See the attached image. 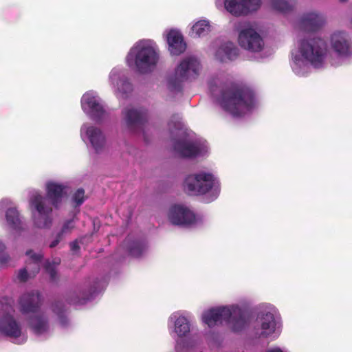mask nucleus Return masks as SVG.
<instances>
[{
	"label": "nucleus",
	"instance_id": "f257e3e1",
	"mask_svg": "<svg viewBox=\"0 0 352 352\" xmlns=\"http://www.w3.org/2000/svg\"><path fill=\"white\" fill-rule=\"evenodd\" d=\"M65 189L66 186L63 184L49 182L46 184V197L38 193L32 195L30 204L37 212V215L34 214V224L37 228H47L51 226L52 206L56 208L59 206L66 194Z\"/></svg>",
	"mask_w": 352,
	"mask_h": 352
},
{
	"label": "nucleus",
	"instance_id": "f03ea898",
	"mask_svg": "<svg viewBox=\"0 0 352 352\" xmlns=\"http://www.w3.org/2000/svg\"><path fill=\"white\" fill-rule=\"evenodd\" d=\"M219 102L225 111L241 116L254 107L255 94L245 85L232 83L221 90Z\"/></svg>",
	"mask_w": 352,
	"mask_h": 352
},
{
	"label": "nucleus",
	"instance_id": "7ed1b4c3",
	"mask_svg": "<svg viewBox=\"0 0 352 352\" xmlns=\"http://www.w3.org/2000/svg\"><path fill=\"white\" fill-rule=\"evenodd\" d=\"M183 186L189 195H202L209 192L210 201L217 199L220 192L219 182L212 174L205 172L187 176Z\"/></svg>",
	"mask_w": 352,
	"mask_h": 352
},
{
	"label": "nucleus",
	"instance_id": "20e7f679",
	"mask_svg": "<svg viewBox=\"0 0 352 352\" xmlns=\"http://www.w3.org/2000/svg\"><path fill=\"white\" fill-rule=\"evenodd\" d=\"M328 52L327 42L318 37L302 39L299 45L302 60L315 68L322 67Z\"/></svg>",
	"mask_w": 352,
	"mask_h": 352
},
{
	"label": "nucleus",
	"instance_id": "39448f33",
	"mask_svg": "<svg viewBox=\"0 0 352 352\" xmlns=\"http://www.w3.org/2000/svg\"><path fill=\"white\" fill-rule=\"evenodd\" d=\"M200 63L194 57L184 58L175 69L174 76L168 80V87L170 91L179 92L182 89L184 80L195 79L199 74Z\"/></svg>",
	"mask_w": 352,
	"mask_h": 352
},
{
	"label": "nucleus",
	"instance_id": "423d86ee",
	"mask_svg": "<svg viewBox=\"0 0 352 352\" xmlns=\"http://www.w3.org/2000/svg\"><path fill=\"white\" fill-rule=\"evenodd\" d=\"M159 59V55L155 50L148 45H138L132 48L127 55L126 60L135 63L138 71L146 74L151 71Z\"/></svg>",
	"mask_w": 352,
	"mask_h": 352
},
{
	"label": "nucleus",
	"instance_id": "0eeeda50",
	"mask_svg": "<svg viewBox=\"0 0 352 352\" xmlns=\"http://www.w3.org/2000/svg\"><path fill=\"white\" fill-rule=\"evenodd\" d=\"M225 8L235 16L247 15L257 10L261 6L260 0H225Z\"/></svg>",
	"mask_w": 352,
	"mask_h": 352
},
{
	"label": "nucleus",
	"instance_id": "6e6552de",
	"mask_svg": "<svg viewBox=\"0 0 352 352\" xmlns=\"http://www.w3.org/2000/svg\"><path fill=\"white\" fill-rule=\"evenodd\" d=\"M239 44L242 48L254 52L261 51L264 46L263 38L252 28H246L239 32Z\"/></svg>",
	"mask_w": 352,
	"mask_h": 352
},
{
	"label": "nucleus",
	"instance_id": "1a4fd4ad",
	"mask_svg": "<svg viewBox=\"0 0 352 352\" xmlns=\"http://www.w3.org/2000/svg\"><path fill=\"white\" fill-rule=\"evenodd\" d=\"M168 219L174 225H190L195 221V215L187 207L174 205L169 210Z\"/></svg>",
	"mask_w": 352,
	"mask_h": 352
},
{
	"label": "nucleus",
	"instance_id": "9d476101",
	"mask_svg": "<svg viewBox=\"0 0 352 352\" xmlns=\"http://www.w3.org/2000/svg\"><path fill=\"white\" fill-rule=\"evenodd\" d=\"M123 114L126 126L131 131L141 127L147 119V111L143 108H126Z\"/></svg>",
	"mask_w": 352,
	"mask_h": 352
},
{
	"label": "nucleus",
	"instance_id": "9b49d317",
	"mask_svg": "<svg viewBox=\"0 0 352 352\" xmlns=\"http://www.w3.org/2000/svg\"><path fill=\"white\" fill-rule=\"evenodd\" d=\"M230 315L231 310L228 307L212 308L203 314L202 320L205 324L211 328L222 324L223 322L226 323V320H228Z\"/></svg>",
	"mask_w": 352,
	"mask_h": 352
},
{
	"label": "nucleus",
	"instance_id": "f8f14e48",
	"mask_svg": "<svg viewBox=\"0 0 352 352\" xmlns=\"http://www.w3.org/2000/svg\"><path fill=\"white\" fill-rule=\"evenodd\" d=\"M41 305V296L38 292L25 293L19 299L20 311L23 314L36 313Z\"/></svg>",
	"mask_w": 352,
	"mask_h": 352
},
{
	"label": "nucleus",
	"instance_id": "ddd939ff",
	"mask_svg": "<svg viewBox=\"0 0 352 352\" xmlns=\"http://www.w3.org/2000/svg\"><path fill=\"white\" fill-rule=\"evenodd\" d=\"M331 47L340 57H348L352 54L351 42L344 32H335L331 35Z\"/></svg>",
	"mask_w": 352,
	"mask_h": 352
},
{
	"label": "nucleus",
	"instance_id": "4468645a",
	"mask_svg": "<svg viewBox=\"0 0 352 352\" xmlns=\"http://www.w3.org/2000/svg\"><path fill=\"white\" fill-rule=\"evenodd\" d=\"M322 15L316 12H308L301 17L299 21L300 28L305 32H316L324 24Z\"/></svg>",
	"mask_w": 352,
	"mask_h": 352
},
{
	"label": "nucleus",
	"instance_id": "2eb2a0df",
	"mask_svg": "<svg viewBox=\"0 0 352 352\" xmlns=\"http://www.w3.org/2000/svg\"><path fill=\"white\" fill-rule=\"evenodd\" d=\"M173 148L184 157H196L200 153L199 146L195 142L185 140H177L174 142Z\"/></svg>",
	"mask_w": 352,
	"mask_h": 352
},
{
	"label": "nucleus",
	"instance_id": "dca6fc26",
	"mask_svg": "<svg viewBox=\"0 0 352 352\" xmlns=\"http://www.w3.org/2000/svg\"><path fill=\"white\" fill-rule=\"evenodd\" d=\"M167 42L168 50L173 55L178 56L186 50V44L184 41L183 36L178 31L170 30L167 34Z\"/></svg>",
	"mask_w": 352,
	"mask_h": 352
},
{
	"label": "nucleus",
	"instance_id": "f3484780",
	"mask_svg": "<svg viewBox=\"0 0 352 352\" xmlns=\"http://www.w3.org/2000/svg\"><path fill=\"white\" fill-rule=\"evenodd\" d=\"M231 315L226 323L230 325L232 330L239 332L245 328L248 323V318L245 313L239 307L230 309Z\"/></svg>",
	"mask_w": 352,
	"mask_h": 352
},
{
	"label": "nucleus",
	"instance_id": "a211bd4d",
	"mask_svg": "<svg viewBox=\"0 0 352 352\" xmlns=\"http://www.w3.org/2000/svg\"><path fill=\"white\" fill-rule=\"evenodd\" d=\"M86 134L96 153L102 152L106 144V138L101 129L91 126L87 128Z\"/></svg>",
	"mask_w": 352,
	"mask_h": 352
},
{
	"label": "nucleus",
	"instance_id": "6ab92c4d",
	"mask_svg": "<svg viewBox=\"0 0 352 352\" xmlns=\"http://www.w3.org/2000/svg\"><path fill=\"white\" fill-rule=\"evenodd\" d=\"M82 104L89 109L90 116L94 120L100 121L104 118L105 110L97 98L85 95L82 98Z\"/></svg>",
	"mask_w": 352,
	"mask_h": 352
},
{
	"label": "nucleus",
	"instance_id": "aec40b11",
	"mask_svg": "<svg viewBox=\"0 0 352 352\" xmlns=\"http://www.w3.org/2000/svg\"><path fill=\"white\" fill-rule=\"evenodd\" d=\"M29 326L35 334H43L49 329L48 317L43 313L36 314L30 318Z\"/></svg>",
	"mask_w": 352,
	"mask_h": 352
},
{
	"label": "nucleus",
	"instance_id": "412c9836",
	"mask_svg": "<svg viewBox=\"0 0 352 352\" xmlns=\"http://www.w3.org/2000/svg\"><path fill=\"white\" fill-rule=\"evenodd\" d=\"M261 332L260 336L267 338L274 333L276 326L274 315L270 312L262 314L258 317Z\"/></svg>",
	"mask_w": 352,
	"mask_h": 352
},
{
	"label": "nucleus",
	"instance_id": "4be33fe9",
	"mask_svg": "<svg viewBox=\"0 0 352 352\" xmlns=\"http://www.w3.org/2000/svg\"><path fill=\"white\" fill-rule=\"evenodd\" d=\"M95 292H96V287L91 288L88 291H74L69 294L66 300L70 305H84L91 299Z\"/></svg>",
	"mask_w": 352,
	"mask_h": 352
},
{
	"label": "nucleus",
	"instance_id": "5701e85b",
	"mask_svg": "<svg viewBox=\"0 0 352 352\" xmlns=\"http://www.w3.org/2000/svg\"><path fill=\"white\" fill-rule=\"evenodd\" d=\"M6 218L7 223L12 229L16 231H21L23 230L20 214L15 208H10L7 210Z\"/></svg>",
	"mask_w": 352,
	"mask_h": 352
},
{
	"label": "nucleus",
	"instance_id": "b1692460",
	"mask_svg": "<svg viewBox=\"0 0 352 352\" xmlns=\"http://www.w3.org/2000/svg\"><path fill=\"white\" fill-rule=\"evenodd\" d=\"M273 9L283 13L292 11L296 2L294 0H269Z\"/></svg>",
	"mask_w": 352,
	"mask_h": 352
},
{
	"label": "nucleus",
	"instance_id": "393cba45",
	"mask_svg": "<svg viewBox=\"0 0 352 352\" xmlns=\"http://www.w3.org/2000/svg\"><path fill=\"white\" fill-rule=\"evenodd\" d=\"M129 239L126 238L124 243L127 245L129 254L135 257L141 256L146 247L144 243L140 241H135L129 243Z\"/></svg>",
	"mask_w": 352,
	"mask_h": 352
},
{
	"label": "nucleus",
	"instance_id": "a878e982",
	"mask_svg": "<svg viewBox=\"0 0 352 352\" xmlns=\"http://www.w3.org/2000/svg\"><path fill=\"white\" fill-rule=\"evenodd\" d=\"M175 330L179 337L185 336L190 331V323L186 318L179 316L175 322Z\"/></svg>",
	"mask_w": 352,
	"mask_h": 352
},
{
	"label": "nucleus",
	"instance_id": "bb28decb",
	"mask_svg": "<svg viewBox=\"0 0 352 352\" xmlns=\"http://www.w3.org/2000/svg\"><path fill=\"white\" fill-rule=\"evenodd\" d=\"M210 31V24L206 20H201L197 22L192 27L191 36H201L208 34Z\"/></svg>",
	"mask_w": 352,
	"mask_h": 352
},
{
	"label": "nucleus",
	"instance_id": "cd10ccee",
	"mask_svg": "<svg viewBox=\"0 0 352 352\" xmlns=\"http://www.w3.org/2000/svg\"><path fill=\"white\" fill-rule=\"evenodd\" d=\"M26 254L30 256V261L28 265H32V268L34 270L32 272V275L34 276L39 272L40 262L43 258V254H36L32 250L27 251Z\"/></svg>",
	"mask_w": 352,
	"mask_h": 352
},
{
	"label": "nucleus",
	"instance_id": "c85d7f7f",
	"mask_svg": "<svg viewBox=\"0 0 352 352\" xmlns=\"http://www.w3.org/2000/svg\"><path fill=\"white\" fill-rule=\"evenodd\" d=\"M52 311L58 316L59 321L62 325L65 326L67 324V319L64 315L65 307L62 302H55L52 305Z\"/></svg>",
	"mask_w": 352,
	"mask_h": 352
},
{
	"label": "nucleus",
	"instance_id": "c756f323",
	"mask_svg": "<svg viewBox=\"0 0 352 352\" xmlns=\"http://www.w3.org/2000/svg\"><path fill=\"white\" fill-rule=\"evenodd\" d=\"M60 263V260L58 259L56 261H54L53 263L47 261L44 265V269L46 272L49 274L50 280L52 282H57L58 278L57 275V271L56 270V265H58Z\"/></svg>",
	"mask_w": 352,
	"mask_h": 352
},
{
	"label": "nucleus",
	"instance_id": "7c9ffc66",
	"mask_svg": "<svg viewBox=\"0 0 352 352\" xmlns=\"http://www.w3.org/2000/svg\"><path fill=\"white\" fill-rule=\"evenodd\" d=\"M118 90L119 92L126 94L132 91V85L126 78H120L117 82Z\"/></svg>",
	"mask_w": 352,
	"mask_h": 352
},
{
	"label": "nucleus",
	"instance_id": "2f4dec72",
	"mask_svg": "<svg viewBox=\"0 0 352 352\" xmlns=\"http://www.w3.org/2000/svg\"><path fill=\"white\" fill-rule=\"evenodd\" d=\"M72 200L76 203V206H80L85 201V190L82 188H78L74 194Z\"/></svg>",
	"mask_w": 352,
	"mask_h": 352
},
{
	"label": "nucleus",
	"instance_id": "473e14b6",
	"mask_svg": "<svg viewBox=\"0 0 352 352\" xmlns=\"http://www.w3.org/2000/svg\"><path fill=\"white\" fill-rule=\"evenodd\" d=\"M223 51L227 55L228 58L230 60H232L234 57L237 56V49L233 46L232 44L230 46L227 45L224 47Z\"/></svg>",
	"mask_w": 352,
	"mask_h": 352
},
{
	"label": "nucleus",
	"instance_id": "72a5a7b5",
	"mask_svg": "<svg viewBox=\"0 0 352 352\" xmlns=\"http://www.w3.org/2000/svg\"><path fill=\"white\" fill-rule=\"evenodd\" d=\"M74 228V219L67 220L64 223L59 233H62V235L63 236L64 234L70 233Z\"/></svg>",
	"mask_w": 352,
	"mask_h": 352
},
{
	"label": "nucleus",
	"instance_id": "f704fd0d",
	"mask_svg": "<svg viewBox=\"0 0 352 352\" xmlns=\"http://www.w3.org/2000/svg\"><path fill=\"white\" fill-rule=\"evenodd\" d=\"M29 265H27L25 268L21 269L19 270L18 274V278L21 282H25L28 279L29 275L28 272V269H29Z\"/></svg>",
	"mask_w": 352,
	"mask_h": 352
},
{
	"label": "nucleus",
	"instance_id": "c9c22d12",
	"mask_svg": "<svg viewBox=\"0 0 352 352\" xmlns=\"http://www.w3.org/2000/svg\"><path fill=\"white\" fill-rule=\"evenodd\" d=\"M63 236L62 235V233H58L56 234V239L51 242V243L50 244V248H55L59 243L60 241L63 239Z\"/></svg>",
	"mask_w": 352,
	"mask_h": 352
},
{
	"label": "nucleus",
	"instance_id": "e433bc0d",
	"mask_svg": "<svg viewBox=\"0 0 352 352\" xmlns=\"http://www.w3.org/2000/svg\"><path fill=\"white\" fill-rule=\"evenodd\" d=\"M70 248L72 251H76L80 249L78 243L77 241H74L70 243Z\"/></svg>",
	"mask_w": 352,
	"mask_h": 352
},
{
	"label": "nucleus",
	"instance_id": "4c0bfd02",
	"mask_svg": "<svg viewBox=\"0 0 352 352\" xmlns=\"http://www.w3.org/2000/svg\"><path fill=\"white\" fill-rule=\"evenodd\" d=\"M266 352H283V351L278 347H276V348L269 349Z\"/></svg>",
	"mask_w": 352,
	"mask_h": 352
},
{
	"label": "nucleus",
	"instance_id": "58836bf2",
	"mask_svg": "<svg viewBox=\"0 0 352 352\" xmlns=\"http://www.w3.org/2000/svg\"><path fill=\"white\" fill-rule=\"evenodd\" d=\"M8 260V256H3L0 257V262L1 263H6Z\"/></svg>",
	"mask_w": 352,
	"mask_h": 352
},
{
	"label": "nucleus",
	"instance_id": "ea45409f",
	"mask_svg": "<svg viewBox=\"0 0 352 352\" xmlns=\"http://www.w3.org/2000/svg\"><path fill=\"white\" fill-rule=\"evenodd\" d=\"M178 118H179V116H178V114H174V115H173V116H172V118H171V120H170V122L168 123V124H169V125H170V124H171V122H173V119H176V120H177V119H178Z\"/></svg>",
	"mask_w": 352,
	"mask_h": 352
},
{
	"label": "nucleus",
	"instance_id": "a19ab883",
	"mask_svg": "<svg viewBox=\"0 0 352 352\" xmlns=\"http://www.w3.org/2000/svg\"><path fill=\"white\" fill-rule=\"evenodd\" d=\"M4 250H5V245L3 243H0V256L1 255V254L3 253Z\"/></svg>",
	"mask_w": 352,
	"mask_h": 352
},
{
	"label": "nucleus",
	"instance_id": "79ce46f5",
	"mask_svg": "<svg viewBox=\"0 0 352 352\" xmlns=\"http://www.w3.org/2000/svg\"><path fill=\"white\" fill-rule=\"evenodd\" d=\"M180 125V123L179 121H176V122L174 124V126L179 127Z\"/></svg>",
	"mask_w": 352,
	"mask_h": 352
},
{
	"label": "nucleus",
	"instance_id": "37998d69",
	"mask_svg": "<svg viewBox=\"0 0 352 352\" xmlns=\"http://www.w3.org/2000/svg\"><path fill=\"white\" fill-rule=\"evenodd\" d=\"M339 1L341 3H345L347 1V0H339Z\"/></svg>",
	"mask_w": 352,
	"mask_h": 352
},
{
	"label": "nucleus",
	"instance_id": "c03bdc74",
	"mask_svg": "<svg viewBox=\"0 0 352 352\" xmlns=\"http://www.w3.org/2000/svg\"><path fill=\"white\" fill-rule=\"evenodd\" d=\"M111 78H112V80H114L113 76H111Z\"/></svg>",
	"mask_w": 352,
	"mask_h": 352
}]
</instances>
